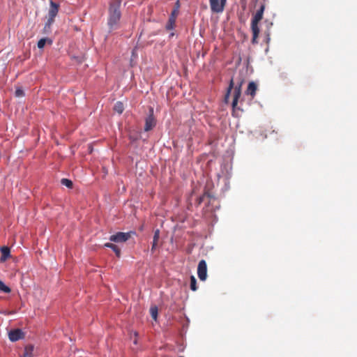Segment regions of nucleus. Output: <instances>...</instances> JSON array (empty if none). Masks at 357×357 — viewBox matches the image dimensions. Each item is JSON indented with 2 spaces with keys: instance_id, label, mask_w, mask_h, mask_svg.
I'll return each mask as SVG.
<instances>
[{
  "instance_id": "obj_14",
  "label": "nucleus",
  "mask_w": 357,
  "mask_h": 357,
  "mask_svg": "<svg viewBox=\"0 0 357 357\" xmlns=\"http://www.w3.org/2000/svg\"><path fill=\"white\" fill-rule=\"evenodd\" d=\"M159 238H160V230L158 229H157L154 231L153 243H152V247H151V251H153L155 249V248H156V246L158 245V242L159 241Z\"/></svg>"
},
{
  "instance_id": "obj_11",
  "label": "nucleus",
  "mask_w": 357,
  "mask_h": 357,
  "mask_svg": "<svg viewBox=\"0 0 357 357\" xmlns=\"http://www.w3.org/2000/svg\"><path fill=\"white\" fill-rule=\"evenodd\" d=\"M257 90V86L254 82H250L248 84V88L245 91V94L248 96H250L252 98L256 95V92Z\"/></svg>"
},
{
  "instance_id": "obj_16",
  "label": "nucleus",
  "mask_w": 357,
  "mask_h": 357,
  "mask_svg": "<svg viewBox=\"0 0 357 357\" xmlns=\"http://www.w3.org/2000/svg\"><path fill=\"white\" fill-rule=\"evenodd\" d=\"M47 42H48L50 44H52V40L47 38L40 39L37 44L38 47L39 49H43L45 47Z\"/></svg>"
},
{
  "instance_id": "obj_13",
  "label": "nucleus",
  "mask_w": 357,
  "mask_h": 357,
  "mask_svg": "<svg viewBox=\"0 0 357 357\" xmlns=\"http://www.w3.org/2000/svg\"><path fill=\"white\" fill-rule=\"evenodd\" d=\"M104 247L111 248L115 252L116 257H120L121 250L117 245H116L112 243H105Z\"/></svg>"
},
{
  "instance_id": "obj_8",
  "label": "nucleus",
  "mask_w": 357,
  "mask_h": 357,
  "mask_svg": "<svg viewBox=\"0 0 357 357\" xmlns=\"http://www.w3.org/2000/svg\"><path fill=\"white\" fill-rule=\"evenodd\" d=\"M197 275L202 281H205L207 278V265L204 259H202L198 264Z\"/></svg>"
},
{
  "instance_id": "obj_19",
  "label": "nucleus",
  "mask_w": 357,
  "mask_h": 357,
  "mask_svg": "<svg viewBox=\"0 0 357 357\" xmlns=\"http://www.w3.org/2000/svg\"><path fill=\"white\" fill-rule=\"evenodd\" d=\"M158 307L156 306H152L151 308H150V314H151V317L155 320L156 321L157 320V317H158Z\"/></svg>"
},
{
  "instance_id": "obj_18",
  "label": "nucleus",
  "mask_w": 357,
  "mask_h": 357,
  "mask_svg": "<svg viewBox=\"0 0 357 357\" xmlns=\"http://www.w3.org/2000/svg\"><path fill=\"white\" fill-rule=\"evenodd\" d=\"M190 289L193 291L197 289V280L194 275L190 276Z\"/></svg>"
},
{
  "instance_id": "obj_2",
  "label": "nucleus",
  "mask_w": 357,
  "mask_h": 357,
  "mask_svg": "<svg viewBox=\"0 0 357 357\" xmlns=\"http://www.w3.org/2000/svg\"><path fill=\"white\" fill-rule=\"evenodd\" d=\"M265 10V4L262 3L259 8L257 10L251 21V30L252 32V43L257 44V38L260 32L259 23L263 18L264 11Z\"/></svg>"
},
{
  "instance_id": "obj_24",
  "label": "nucleus",
  "mask_w": 357,
  "mask_h": 357,
  "mask_svg": "<svg viewBox=\"0 0 357 357\" xmlns=\"http://www.w3.org/2000/svg\"><path fill=\"white\" fill-rule=\"evenodd\" d=\"M205 195H206L204 194L203 196H201V197H199L197 199V204H198V205L201 204V203L203 202V200H204V198Z\"/></svg>"
},
{
  "instance_id": "obj_22",
  "label": "nucleus",
  "mask_w": 357,
  "mask_h": 357,
  "mask_svg": "<svg viewBox=\"0 0 357 357\" xmlns=\"http://www.w3.org/2000/svg\"><path fill=\"white\" fill-rule=\"evenodd\" d=\"M16 97H23L24 96V91L21 88H17L15 92Z\"/></svg>"
},
{
  "instance_id": "obj_3",
  "label": "nucleus",
  "mask_w": 357,
  "mask_h": 357,
  "mask_svg": "<svg viewBox=\"0 0 357 357\" xmlns=\"http://www.w3.org/2000/svg\"><path fill=\"white\" fill-rule=\"evenodd\" d=\"M242 84H243V82H241L238 86H236V87L234 88V81H233V79H231L229 82V85L227 89V93L225 96V102L226 103H227L229 102L230 93H231V90L234 89V94H233L234 98H233V101H232V104H231V106L234 109L236 107L238 102V99L241 95Z\"/></svg>"
},
{
  "instance_id": "obj_15",
  "label": "nucleus",
  "mask_w": 357,
  "mask_h": 357,
  "mask_svg": "<svg viewBox=\"0 0 357 357\" xmlns=\"http://www.w3.org/2000/svg\"><path fill=\"white\" fill-rule=\"evenodd\" d=\"M176 20V17L169 16V20H168L167 23L165 26L167 30H173L175 28Z\"/></svg>"
},
{
  "instance_id": "obj_23",
  "label": "nucleus",
  "mask_w": 357,
  "mask_h": 357,
  "mask_svg": "<svg viewBox=\"0 0 357 357\" xmlns=\"http://www.w3.org/2000/svg\"><path fill=\"white\" fill-rule=\"evenodd\" d=\"M178 13V10H176V9H173L169 16L177 18Z\"/></svg>"
},
{
  "instance_id": "obj_5",
  "label": "nucleus",
  "mask_w": 357,
  "mask_h": 357,
  "mask_svg": "<svg viewBox=\"0 0 357 357\" xmlns=\"http://www.w3.org/2000/svg\"><path fill=\"white\" fill-rule=\"evenodd\" d=\"M135 234V231L129 232H117L109 237V240L115 243H124L131 238L132 235Z\"/></svg>"
},
{
  "instance_id": "obj_26",
  "label": "nucleus",
  "mask_w": 357,
  "mask_h": 357,
  "mask_svg": "<svg viewBox=\"0 0 357 357\" xmlns=\"http://www.w3.org/2000/svg\"><path fill=\"white\" fill-rule=\"evenodd\" d=\"M134 343L137 344V340H134Z\"/></svg>"
},
{
  "instance_id": "obj_17",
  "label": "nucleus",
  "mask_w": 357,
  "mask_h": 357,
  "mask_svg": "<svg viewBox=\"0 0 357 357\" xmlns=\"http://www.w3.org/2000/svg\"><path fill=\"white\" fill-rule=\"evenodd\" d=\"M114 109L119 114H121L124 110L123 104L121 102H117L114 105Z\"/></svg>"
},
{
  "instance_id": "obj_20",
  "label": "nucleus",
  "mask_w": 357,
  "mask_h": 357,
  "mask_svg": "<svg viewBox=\"0 0 357 357\" xmlns=\"http://www.w3.org/2000/svg\"><path fill=\"white\" fill-rule=\"evenodd\" d=\"M61 183L63 185H65V186H66L68 188H72L73 185L72 181H70V180H69L68 178H62L61 180Z\"/></svg>"
},
{
  "instance_id": "obj_4",
  "label": "nucleus",
  "mask_w": 357,
  "mask_h": 357,
  "mask_svg": "<svg viewBox=\"0 0 357 357\" xmlns=\"http://www.w3.org/2000/svg\"><path fill=\"white\" fill-rule=\"evenodd\" d=\"M59 12V5L52 1H50V8L48 12V19L45 25V29H50L51 25L54 22V18Z\"/></svg>"
},
{
  "instance_id": "obj_1",
  "label": "nucleus",
  "mask_w": 357,
  "mask_h": 357,
  "mask_svg": "<svg viewBox=\"0 0 357 357\" xmlns=\"http://www.w3.org/2000/svg\"><path fill=\"white\" fill-rule=\"evenodd\" d=\"M121 0H110L108 8L107 26L109 31L119 28L121 18Z\"/></svg>"
},
{
  "instance_id": "obj_7",
  "label": "nucleus",
  "mask_w": 357,
  "mask_h": 357,
  "mask_svg": "<svg viewBox=\"0 0 357 357\" xmlns=\"http://www.w3.org/2000/svg\"><path fill=\"white\" fill-rule=\"evenodd\" d=\"M156 125V120L153 115V109L150 107L149 114L145 119L144 130L149 131L152 130Z\"/></svg>"
},
{
  "instance_id": "obj_12",
  "label": "nucleus",
  "mask_w": 357,
  "mask_h": 357,
  "mask_svg": "<svg viewBox=\"0 0 357 357\" xmlns=\"http://www.w3.org/2000/svg\"><path fill=\"white\" fill-rule=\"evenodd\" d=\"M34 347L32 344H28L25 347L24 354L20 357H33Z\"/></svg>"
},
{
  "instance_id": "obj_25",
  "label": "nucleus",
  "mask_w": 357,
  "mask_h": 357,
  "mask_svg": "<svg viewBox=\"0 0 357 357\" xmlns=\"http://www.w3.org/2000/svg\"><path fill=\"white\" fill-rule=\"evenodd\" d=\"M179 8H180V3H179V1H177L175 3V6H174V9H176V10H178L179 11Z\"/></svg>"
},
{
  "instance_id": "obj_9",
  "label": "nucleus",
  "mask_w": 357,
  "mask_h": 357,
  "mask_svg": "<svg viewBox=\"0 0 357 357\" xmlns=\"http://www.w3.org/2000/svg\"><path fill=\"white\" fill-rule=\"evenodd\" d=\"M24 337V333L20 328L10 330L8 332V338L11 342H16L20 340H22Z\"/></svg>"
},
{
  "instance_id": "obj_10",
  "label": "nucleus",
  "mask_w": 357,
  "mask_h": 357,
  "mask_svg": "<svg viewBox=\"0 0 357 357\" xmlns=\"http://www.w3.org/2000/svg\"><path fill=\"white\" fill-rule=\"evenodd\" d=\"M1 256L0 257V262H5L10 257V250L7 246H3L0 248Z\"/></svg>"
},
{
  "instance_id": "obj_6",
  "label": "nucleus",
  "mask_w": 357,
  "mask_h": 357,
  "mask_svg": "<svg viewBox=\"0 0 357 357\" xmlns=\"http://www.w3.org/2000/svg\"><path fill=\"white\" fill-rule=\"evenodd\" d=\"M211 10L215 13H221L224 11L227 0H209Z\"/></svg>"
},
{
  "instance_id": "obj_21",
  "label": "nucleus",
  "mask_w": 357,
  "mask_h": 357,
  "mask_svg": "<svg viewBox=\"0 0 357 357\" xmlns=\"http://www.w3.org/2000/svg\"><path fill=\"white\" fill-rule=\"evenodd\" d=\"M0 291L8 294L11 291V289L0 280Z\"/></svg>"
}]
</instances>
